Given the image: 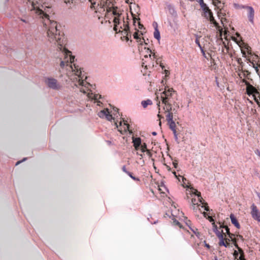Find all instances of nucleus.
<instances>
[{"mask_svg": "<svg viewBox=\"0 0 260 260\" xmlns=\"http://www.w3.org/2000/svg\"><path fill=\"white\" fill-rule=\"evenodd\" d=\"M154 37L159 41L160 39V32L157 29V26L155 28L154 32Z\"/></svg>", "mask_w": 260, "mask_h": 260, "instance_id": "23", "label": "nucleus"}, {"mask_svg": "<svg viewBox=\"0 0 260 260\" xmlns=\"http://www.w3.org/2000/svg\"><path fill=\"white\" fill-rule=\"evenodd\" d=\"M230 218H231V222L237 228L239 229L240 228V224L239 223L237 219H236V218L235 217V216L233 214H231L230 215Z\"/></svg>", "mask_w": 260, "mask_h": 260, "instance_id": "17", "label": "nucleus"}, {"mask_svg": "<svg viewBox=\"0 0 260 260\" xmlns=\"http://www.w3.org/2000/svg\"><path fill=\"white\" fill-rule=\"evenodd\" d=\"M132 179L136 181H140V179L138 178L135 177L134 176L132 173L130 172L127 173V174Z\"/></svg>", "mask_w": 260, "mask_h": 260, "instance_id": "29", "label": "nucleus"}, {"mask_svg": "<svg viewBox=\"0 0 260 260\" xmlns=\"http://www.w3.org/2000/svg\"><path fill=\"white\" fill-rule=\"evenodd\" d=\"M138 28L140 29L143 28V25L140 22H138Z\"/></svg>", "mask_w": 260, "mask_h": 260, "instance_id": "46", "label": "nucleus"}, {"mask_svg": "<svg viewBox=\"0 0 260 260\" xmlns=\"http://www.w3.org/2000/svg\"><path fill=\"white\" fill-rule=\"evenodd\" d=\"M173 134H174V138L175 139V141L176 142H177V143H178V137H177V131H174L173 132Z\"/></svg>", "mask_w": 260, "mask_h": 260, "instance_id": "37", "label": "nucleus"}, {"mask_svg": "<svg viewBox=\"0 0 260 260\" xmlns=\"http://www.w3.org/2000/svg\"><path fill=\"white\" fill-rule=\"evenodd\" d=\"M196 44L198 46V47L200 48H201L202 47L201 46L200 41L198 39V36H196V39L195 40Z\"/></svg>", "mask_w": 260, "mask_h": 260, "instance_id": "35", "label": "nucleus"}, {"mask_svg": "<svg viewBox=\"0 0 260 260\" xmlns=\"http://www.w3.org/2000/svg\"><path fill=\"white\" fill-rule=\"evenodd\" d=\"M213 4L219 9L222 8L223 5L219 0H213Z\"/></svg>", "mask_w": 260, "mask_h": 260, "instance_id": "19", "label": "nucleus"}, {"mask_svg": "<svg viewBox=\"0 0 260 260\" xmlns=\"http://www.w3.org/2000/svg\"><path fill=\"white\" fill-rule=\"evenodd\" d=\"M246 9L248 11L247 17L248 20L251 23L253 24L254 22V10L252 7H246Z\"/></svg>", "mask_w": 260, "mask_h": 260, "instance_id": "14", "label": "nucleus"}, {"mask_svg": "<svg viewBox=\"0 0 260 260\" xmlns=\"http://www.w3.org/2000/svg\"><path fill=\"white\" fill-rule=\"evenodd\" d=\"M109 110L108 109L102 110L99 112L98 115L100 118H103L106 116Z\"/></svg>", "mask_w": 260, "mask_h": 260, "instance_id": "20", "label": "nucleus"}, {"mask_svg": "<svg viewBox=\"0 0 260 260\" xmlns=\"http://www.w3.org/2000/svg\"><path fill=\"white\" fill-rule=\"evenodd\" d=\"M175 120H171V121H167L168 124L169 125V128L173 131H176V123L175 122Z\"/></svg>", "mask_w": 260, "mask_h": 260, "instance_id": "18", "label": "nucleus"}, {"mask_svg": "<svg viewBox=\"0 0 260 260\" xmlns=\"http://www.w3.org/2000/svg\"><path fill=\"white\" fill-rule=\"evenodd\" d=\"M255 154L258 155V156H259L260 157V151L258 149H256L255 151Z\"/></svg>", "mask_w": 260, "mask_h": 260, "instance_id": "47", "label": "nucleus"}, {"mask_svg": "<svg viewBox=\"0 0 260 260\" xmlns=\"http://www.w3.org/2000/svg\"><path fill=\"white\" fill-rule=\"evenodd\" d=\"M157 99H160L165 105L164 110L167 113L166 115L167 121L174 120V114L172 110V104L175 105L177 100V93L172 88L165 87V90L156 93Z\"/></svg>", "mask_w": 260, "mask_h": 260, "instance_id": "3", "label": "nucleus"}, {"mask_svg": "<svg viewBox=\"0 0 260 260\" xmlns=\"http://www.w3.org/2000/svg\"><path fill=\"white\" fill-rule=\"evenodd\" d=\"M249 102H250V103H251V104H253V102H252V101H249Z\"/></svg>", "mask_w": 260, "mask_h": 260, "instance_id": "64", "label": "nucleus"}, {"mask_svg": "<svg viewBox=\"0 0 260 260\" xmlns=\"http://www.w3.org/2000/svg\"><path fill=\"white\" fill-rule=\"evenodd\" d=\"M152 134L153 135V136H156L157 135V133L156 132H153L152 133Z\"/></svg>", "mask_w": 260, "mask_h": 260, "instance_id": "60", "label": "nucleus"}, {"mask_svg": "<svg viewBox=\"0 0 260 260\" xmlns=\"http://www.w3.org/2000/svg\"><path fill=\"white\" fill-rule=\"evenodd\" d=\"M122 121H120L118 124L116 122L115 123V125L116 127L118 128V131L121 134H124L127 131L129 132L130 134H133V132L132 130L129 129V125L127 123V121L125 120L124 119H122Z\"/></svg>", "mask_w": 260, "mask_h": 260, "instance_id": "9", "label": "nucleus"}, {"mask_svg": "<svg viewBox=\"0 0 260 260\" xmlns=\"http://www.w3.org/2000/svg\"><path fill=\"white\" fill-rule=\"evenodd\" d=\"M160 67H161L162 69H164V66H162V64H160Z\"/></svg>", "mask_w": 260, "mask_h": 260, "instance_id": "63", "label": "nucleus"}, {"mask_svg": "<svg viewBox=\"0 0 260 260\" xmlns=\"http://www.w3.org/2000/svg\"><path fill=\"white\" fill-rule=\"evenodd\" d=\"M144 57L146 58H148V55H145L144 56Z\"/></svg>", "mask_w": 260, "mask_h": 260, "instance_id": "62", "label": "nucleus"}, {"mask_svg": "<svg viewBox=\"0 0 260 260\" xmlns=\"http://www.w3.org/2000/svg\"><path fill=\"white\" fill-rule=\"evenodd\" d=\"M164 72H165V74H166V75H168V74H169V71H168L167 70H165Z\"/></svg>", "mask_w": 260, "mask_h": 260, "instance_id": "58", "label": "nucleus"}, {"mask_svg": "<svg viewBox=\"0 0 260 260\" xmlns=\"http://www.w3.org/2000/svg\"><path fill=\"white\" fill-rule=\"evenodd\" d=\"M220 227L221 228L224 229L226 233H227V234H228V235L230 234V229H229V228L227 226L224 225L223 224H220Z\"/></svg>", "mask_w": 260, "mask_h": 260, "instance_id": "28", "label": "nucleus"}, {"mask_svg": "<svg viewBox=\"0 0 260 260\" xmlns=\"http://www.w3.org/2000/svg\"><path fill=\"white\" fill-rule=\"evenodd\" d=\"M219 245L220 246H223L226 247L228 245L224 242L223 237H222L221 238H219Z\"/></svg>", "mask_w": 260, "mask_h": 260, "instance_id": "27", "label": "nucleus"}, {"mask_svg": "<svg viewBox=\"0 0 260 260\" xmlns=\"http://www.w3.org/2000/svg\"><path fill=\"white\" fill-rule=\"evenodd\" d=\"M204 243H205V246L207 248H209L210 247V245L206 243L205 241H204Z\"/></svg>", "mask_w": 260, "mask_h": 260, "instance_id": "51", "label": "nucleus"}, {"mask_svg": "<svg viewBox=\"0 0 260 260\" xmlns=\"http://www.w3.org/2000/svg\"><path fill=\"white\" fill-rule=\"evenodd\" d=\"M246 7H251V6H242V8H243V9H246Z\"/></svg>", "mask_w": 260, "mask_h": 260, "instance_id": "59", "label": "nucleus"}, {"mask_svg": "<svg viewBox=\"0 0 260 260\" xmlns=\"http://www.w3.org/2000/svg\"><path fill=\"white\" fill-rule=\"evenodd\" d=\"M234 256L235 257V258H238V257L239 256V252L237 250H235L233 253Z\"/></svg>", "mask_w": 260, "mask_h": 260, "instance_id": "39", "label": "nucleus"}, {"mask_svg": "<svg viewBox=\"0 0 260 260\" xmlns=\"http://www.w3.org/2000/svg\"><path fill=\"white\" fill-rule=\"evenodd\" d=\"M107 11L108 12H111L114 16V30L117 33L121 32L123 35L128 38V36L131 35V32L128 22L124 20V16L117 10V8L109 7Z\"/></svg>", "mask_w": 260, "mask_h": 260, "instance_id": "4", "label": "nucleus"}, {"mask_svg": "<svg viewBox=\"0 0 260 260\" xmlns=\"http://www.w3.org/2000/svg\"><path fill=\"white\" fill-rule=\"evenodd\" d=\"M50 42L56 46L57 52L53 63L56 70L59 73L66 74L73 85L79 86L82 91L84 86L88 87L89 84L88 83L84 84V73L79 66L73 63L75 57L72 55L71 51L63 46V38L60 35L55 36L54 41Z\"/></svg>", "mask_w": 260, "mask_h": 260, "instance_id": "1", "label": "nucleus"}, {"mask_svg": "<svg viewBox=\"0 0 260 260\" xmlns=\"http://www.w3.org/2000/svg\"><path fill=\"white\" fill-rule=\"evenodd\" d=\"M147 50H148V53H149V54L148 55L149 56V59L151 60V62L150 63L145 64V62L146 61H145V62L143 61L142 62V66L143 67H145L146 68H151V67L152 68L154 66V59L156 58L155 55L154 53L152 54V51L149 48H148Z\"/></svg>", "mask_w": 260, "mask_h": 260, "instance_id": "11", "label": "nucleus"}, {"mask_svg": "<svg viewBox=\"0 0 260 260\" xmlns=\"http://www.w3.org/2000/svg\"><path fill=\"white\" fill-rule=\"evenodd\" d=\"M141 139L140 138H133V145L136 150H138L141 144Z\"/></svg>", "mask_w": 260, "mask_h": 260, "instance_id": "16", "label": "nucleus"}, {"mask_svg": "<svg viewBox=\"0 0 260 260\" xmlns=\"http://www.w3.org/2000/svg\"><path fill=\"white\" fill-rule=\"evenodd\" d=\"M174 105L175 106V107H174L173 108H172V112H173L174 114V118H175V119H176V114L177 112V109L179 107V106L178 104H177L176 102L175 104V105Z\"/></svg>", "mask_w": 260, "mask_h": 260, "instance_id": "25", "label": "nucleus"}, {"mask_svg": "<svg viewBox=\"0 0 260 260\" xmlns=\"http://www.w3.org/2000/svg\"><path fill=\"white\" fill-rule=\"evenodd\" d=\"M249 48L250 47L248 46H245V49L247 51L248 54H251V52H250Z\"/></svg>", "mask_w": 260, "mask_h": 260, "instance_id": "41", "label": "nucleus"}, {"mask_svg": "<svg viewBox=\"0 0 260 260\" xmlns=\"http://www.w3.org/2000/svg\"><path fill=\"white\" fill-rule=\"evenodd\" d=\"M203 214L204 216L206 217L207 214L206 212H203Z\"/></svg>", "mask_w": 260, "mask_h": 260, "instance_id": "61", "label": "nucleus"}, {"mask_svg": "<svg viewBox=\"0 0 260 260\" xmlns=\"http://www.w3.org/2000/svg\"><path fill=\"white\" fill-rule=\"evenodd\" d=\"M105 118L109 121H111L113 119L112 116L110 114L109 112H108Z\"/></svg>", "mask_w": 260, "mask_h": 260, "instance_id": "34", "label": "nucleus"}, {"mask_svg": "<svg viewBox=\"0 0 260 260\" xmlns=\"http://www.w3.org/2000/svg\"><path fill=\"white\" fill-rule=\"evenodd\" d=\"M137 154L139 155L140 156V159H142L143 157V155L142 154H140L139 152H137Z\"/></svg>", "mask_w": 260, "mask_h": 260, "instance_id": "52", "label": "nucleus"}, {"mask_svg": "<svg viewBox=\"0 0 260 260\" xmlns=\"http://www.w3.org/2000/svg\"><path fill=\"white\" fill-rule=\"evenodd\" d=\"M20 20L22 21V22H24V23H29V20H26L25 19H23V18H21L20 19Z\"/></svg>", "mask_w": 260, "mask_h": 260, "instance_id": "45", "label": "nucleus"}, {"mask_svg": "<svg viewBox=\"0 0 260 260\" xmlns=\"http://www.w3.org/2000/svg\"><path fill=\"white\" fill-rule=\"evenodd\" d=\"M200 50L201 51V52L203 54V55L205 57H206V54H205V51L204 50L203 48L202 47L201 48H200Z\"/></svg>", "mask_w": 260, "mask_h": 260, "instance_id": "44", "label": "nucleus"}, {"mask_svg": "<svg viewBox=\"0 0 260 260\" xmlns=\"http://www.w3.org/2000/svg\"><path fill=\"white\" fill-rule=\"evenodd\" d=\"M242 54H243V56H246V52H245V50H243V49H242Z\"/></svg>", "mask_w": 260, "mask_h": 260, "instance_id": "53", "label": "nucleus"}, {"mask_svg": "<svg viewBox=\"0 0 260 260\" xmlns=\"http://www.w3.org/2000/svg\"><path fill=\"white\" fill-rule=\"evenodd\" d=\"M139 31L138 30V31L135 32L133 35L134 38L135 39H136V40H138L140 38L139 35Z\"/></svg>", "mask_w": 260, "mask_h": 260, "instance_id": "30", "label": "nucleus"}, {"mask_svg": "<svg viewBox=\"0 0 260 260\" xmlns=\"http://www.w3.org/2000/svg\"><path fill=\"white\" fill-rule=\"evenodd\" d=\"M214 233L218 238H221L223 237L222 234L218 230Z\"/></svg>", "mask_w": 260, "mask_h": 260, "instance_id": "32", "label": "nucleus"}, {"mask_svg": "<svg viewBox=\"0 0 260 260\" xmlns=\"http://www.w3.org/2000/svg\"><path fill=\"white\" fill-rule=\"evenodd\" d=\"M204 210H206V211H209V207H208V206H206V207H205V208H204Z\"/></svg>", "mask_w": 260, "mask_h": 260, "instance_id": "56", "label": "nucleus"}, {"mask_svg": "<svg viewBox=\"0 0 260 260\" xmlns=\"http://www.w3.org/2000/svg\"><path fill=\"white\" fill-rule=\"evenodd\" d=\"M143 40H144V43L146 45H148V43H147V41H146L144 38H143Z\"/></svg>", "mask_w": 260, "mask_h": 260, "instance_id": "57", "label": "nucleus"}, {"mask_svg": "<svg viewBox=\"0 0 260 260\" xmlns=\"http://www.w3.org/2000/svg\"><path fill=\"white\" fill-rule=\"evenodd\" d=\"M212 225H213V232H215V231H217L218 230V228H217V225L215 224L214 222H213L212 223Z\"/></svg>", "mask_w": 260, "mask_h": 260, "instance_id": "38", "label": "nucleus"}, {"mask_svg": "<svg viewBox=\"0 0 260 260\" xmlns=\"http://www.w3.org/2000/svg\"><path fill=\"white\" fill-rule=\"evenodd\" d=\"M173 166L175 168H177L178 166L177 162H173Z\"/></svg>", "mask_w": 260, "mask_h": 260, "instance_id": "54", "label": "nucleus"}, {"mask_svg": "<svg viewBox=\"0 0 260 260\" xmlns=\"http://www.w3.org/2000/svg\"><path fill=\"white\" fill-rule=\"evenodd\" d=\"M136 20H137V18H135V17H134V18H133V20H134V25H136Z\"/></svg>", "mask_w": 260, "mask_h": 260, "instance_id": "55", "label": "nucleus"}, {"mask_svg": "<svg viewBox=\"0 0 260 260\" xmlns=\"http://www.w3.org/2000/svg\"><path fill=\"white\" fill-rule=\"evenodd\" d=\"M238 249L239 252L240 253V255L238 258L239 260H246L244 257V253L243 250L241 248L239 247L238 248Z\"/></svg>", "mask_w": 260, "mask_h": 260, "instance_id": "24", "label": "nucleus"}, {"mask_svg": "<svg viewBox=\"0 0 260 260\" xmlns=\"http://www.w3.org/2000/svg\"><path fill=\"white\" fill-rule=\"evenodd\" d=\"M201 206V204H191V208L193 210H198V207H199Z\"/></svg>", "mask_w": 260, "mask_h": 260, "instance_id": "31", "label": "nucleus"}, {"mask_svg": "<svg viewBox=\"0 0 260 260\" xmlns=\"http://www.w3.org/2000/svg\"><path fill=\"white\" fill-rule=\"evenodd\" d=\"M137 42H138L140 45H143L144 43V40H143V38H140L138 40H137Z\"/></svg>", "mask_w": 260, "mask_h": 260, "instance_id": "40", "label": "nucleus"}, {"mask_svg": "<svg viewBox=\"0 0 260 260\" xmlns=\"http://www.w3.org/2000/svg\"><path fill=\"white\" fill-rule=\"evenodd\" d=\"M122 170L125 172L126 174H127L128 173H129V172L127 171L126 169V167L125 166H123L122 168Z\"/></svg>", "mask_w": 260, "mask_h": 260, "instance_id": "42", "label": "nucleus"}, {"mask_svg": "<svg viewBox=\"0 0 260 260\" xmlns=\"http://www.w3.org/2000/svg\"><path fill=\"white\" fill-rule=\"evenodd\" d=\"M141 150L142 152H146V151L148 150L147 149V145L146 143H143L141 145Z\"/></svg>", "mask_w": 260, "mask_h": 260, "instance_id": "26", "label": "nucleus"}, {"mask_svg": "<svg viewBox=\"0 0 260 260\" xmlns=\"http://www.w3.org/2000/svg\"><path fill=\"white\" fill-rule=\"evenodd\" d=\"M208 219L209 220V221H210V222H214V220L213 219V218H212V217H211V216H209L208 217Z\"/></svg>", "mask_w": 260, "mask_h": 260, "instance_id": "50", "label": "nucleus"}, {"mask_svg": "<svg viewBox=\"0 0 260 260\" xmlns=\"http://www.w3.org/2000/svg\"><path fill=\"white\" fill-rule=\"evenodd\" d=\"M160 101H159L157 103V106H158V110H159L158 114H157V117H158V118H164V117H163V116H162L161 115H160V114H159V113H160V111H159V110H160Z\"/></svg>", "mask_w": 260, "mask_h": 260, "instance_id": "33", "label": "nucleus"}, {"mask_svg": "<svg viewBox=\"0 0 260 260\" xmlns=\"http://www.w3.org/2000/svg\"><path fill=\"white\" fill-rule=\"evenodd\" d=\"M86 78L87 77L84 76V78H83V81L85 82L84 84L85 85V83H88L89 84L88 87H85L84 86L83 91L81 90V88L79 86L76 87L79 89L80 92H83L84 94H86V96L89 99L94 100L95 101L98 102V99L101 98V95L99 94H94L92 92L91 88L92 87V85L85 81Z\"/></svg>", "mask_w": 260, "mask_h": 260, "instance_id": "7", "label": "nucleus"}, {"mask_svg": "<svg viewBox=\"0 0 260 260\" xmlns=\"http://www.w3.org/2000/svg\"><path fill=\"white\" fill-rule=\"evenodd\" d=\"M152 104V102L151 100L148 99L145 101H142L141 102V105L144 108H146L148 105H151Z\"/></svg>", "mask_w": 260, "mask_h": 260, "instance_id": "21", "label": "nucleus"}, {"mask_svg": "<svg viewBox=\"0 0 260 260\" xmlns=\"http://www.w3.org/2000/svg\"><path fill=\"white\" fill-rule=\"evenodd\" d=\"M251 214L252 218L258 222H260V212L256 206L254 204H252L251 206Z\"/></svg>", "mask_w": 260, "mask_h": 260, "instance_id": "12", "label": "nucleus"}, {"mask_svg": "<svg viewBox=\"0 0 260 260\" xmlns=\"http://www.w3.org/2000/svg\"><path fill=\"white\" fill-rule=\"evenodd\" d=\"M204 12V16L210 21V23L214 25V26L216 28V29L219 31L220 34V39L218 40V43H222L224 46H225V43L223 42L222 38V34L223 31L222 28L219 25V24L216 22L215 19H214L212 12L208 8L207 10L203 11Z\"/></svg>", "mask_w": 260, "mask_h": 260, "instance_id": "6", "label": "nucleus"}, {"mask_svg": "<svg viewBox=\"0 0 260 260\" xmlns=\"http://www.w3.org/2000/svg\"><path fill=\"white\" fill-rule=\"evenodd\" d=\"M198 2L203 11L207 10V9L209 8L207 5L204 3L203 0H199Z\"/></svg>", "mask_w": 260, "mask_h": 260, "instance_id": "22", "label": "nucleus"}, {"mask_svg": "<svg viewBox=\"0 0 260 260\" xmlns=\"http://www.w3.org/2000/svg\"><path fill=\"white\" fill-rule=\"evenodd\" d=\"M189 228L197 236H198V235H199V232L196 233V232L194 230H193V229H192L190 227H189Z\"/></svg>", "mask_w": 260, "mask_h": 260, "instance_id": "49", "label": "nucleus"}, {"mask_svg": "<svg viewBox=\"0 0 260 260\" xmlns=\"http://www.w3.org/2000/svg\"><path fill=\"white\" fill-rule=\"evenodd\" d=\"M243 82L246 86V92L249 96H252L256 104L260 101V89L253 86L245 80H243Z\"/></svg>", "mask_w": 260, "mask_h": 260, "instance_id": "5", "label": "nucleus"}, {"mask_svg": "<svg viewBox=\"0 0 260 260\" xmlns=\"http://www.w3.org/2000/svg\"><path fill=\"white\" fill-rule=\"evenodd\" d=\"M167 8L168 10L169 13L173 17H177V12L174 8V7L173 5L169 4H167Z\"/></svg>", "mask_w": 260, "mask_h": 260, "instance_id": "15", "label": "nucleus"}, {"mask_svg": "<svg viewBox=\"0 0 260 260\" xmlns=\"http://www.w3.org/2000/svg\"><path fill=\"white\" fill-rule=\"evenodd\" d=\"M191 191L192 192V194H194L195 196H197L198 199L193 198H192L191 200V204H203V199L201 196V194L200 192H199L197 189H194L193 188H191Z\"/></svg>", "mask_w": 260, "mask_h": 260, "instance_id": "10", "label": "nucleus"}, {"mask_svg": "<svg viewBox=\"0 0 260 260\" xmlns=\"http://www.w3.org/2000/svg\"><path fill=\"white\" fill-rule=\"evenodd\" d=\"M173 224L174 225L179 226L180 228L182 227L181 223L177 220L175 219L173 220Z\"/></svg>", "mask_w": 260, "mask_h": 260, "instance_id": "36", "label": "nucleus"}, {"mask_svg": "<svg viewBox=\"0 0 260 260\" xmlns=\"http://www.w3.org/2000/svg\"><path fill=\"white\" fill-rule=\"evenodd\" d=\"M45 84L47 86L54 90H59L61 85L56 79L52 77H46L45 79Z\"/></svg>", "mask_w": 260, "mask_h": 260, "instance_id": "8", "label": "nucleus"}, {"mask_svg": "<svg viewBox=\"0 0 260 260\" xmlns=\"http://www.w3.org/2000/svg\"><path fill=\"white\" fill-rule=\"evenodd\" d=\"M26 159H27V158H24L22 160L17 161L16 164V166H17V165L20 164V163H21L22 162L25 161V160H26Z\"/></svg>", "mask_w": 260, "mask_h": 260, "instance_id": "43", "label": "nucleus"}, {"mask_svg": "<svg viewBox=\"0 0 260 260\" xmlns=\"http://www.w3.org/2000/svg\"><path fill=\"white\" fill-rule=\"evenodd\" d=\"M28 2L29 3V5H28V9L30 11V15L32 17L35 16L43 19V23L47 30L48 41L49 42H53L54 37L55 36L57 37L60 35L58 32V30L56 22L50 19L49 14H47L48 10L46 11V9H45L46 11L44 12L39 8L34 1H31L29 0Z\"/></svg>", "mask_w": 260, "mask_h": 260, "instance_id": "2", "label": "nucleus"}, {"mask_svg": "<svg viewBox=\"0 0 260 260\" xmlns=\"http://www.w3.org/2000/svg\"><path fill=\"white\" fill-rule=\"evenodd\" d=\"M217 14L223 26L225 28V23L228 22L227 19L226 18V13L224 12L223 9L221 8L219 9V11H218Z\"/></svg>", "mask_w": 260, "mask_h": 260, "instance_id": "13", "label": "nucleus"}, {"mask_svg": "<svg viewBox=\"0 0 260 260\" xmlns=\"http://www.w3.org/2000/svg\"><path fill=\"white\" fill-rule=\"evenodd\" d=\"M146 154L149 156V157H151V153L150 152V150H147L146 151Z\"/></svg>", "mask_w": 260, "mask_h": 260, "instance_id": "48", "label": "nucleus"}]
</instances>
